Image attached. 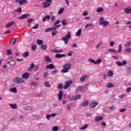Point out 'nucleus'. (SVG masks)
Here are the masks:
<instances>
[{
    "instance_id": "1",
    "label": "nucleus",
    "mask_w": 131,
    "mask_h": 131,
    "mask_svg": "<svg viewBox=\"0 0 131 131\" xmlns=\"http://www.w3.org/2000/svg\"><path fill=\"white\" fill-rule=\"evenodd\" d=\"M29 76H30V73L28 72H26L23 74L21 78H20L19 77L14 78L13 79V81L14 82H24V79L25 80H27V79L29 78Z\"/></svg>"
},
{
    "instance_id": "2",
    "label": "nucleus",
    "mask_w": 131,
    "mask_h": 131,
    "mask_svg": "<svg viewBox=\"0 0 131 131\" xmlns=\"http://www.w3.org/2000/svg\"><path fill=\"white\" fill-rule=\"evenodd\" d=\"M71 63H67L63 66V69L61 70L62 73H67L69 71V69L71 68Z\"/></svg>"
},
{
    "instance_id": "3",
    "label": "nucleus",
    "mask_w": 131,
    "mask_h": 131,
    "mask_svg": "<svg viewBox=\"0 0 131 131\" xmlns=\"http://www.w3.org/2000/svg\"><path fill=\"white\" fill-rule=\"evenodd\" d=\"M88 85L87 84L85 86H79V87L77 88L76 90V93H79V92H81L82 93H84V92H86L88 91Z\"/></svg>"
},
{
    "instance_id": "4",
    "label": "nucleus",
    "mask_w": 131,
    "mask_h": 131,
    "mask_svg": "<svg viewBox=\"0 0 131 131\" xmlns=\"http://www.w3.org/2000/svg\"><path fill=\"white\" fill-rule=\"evenodd\" d=\"M71 38V33L70 32H68L65 37H62L61 39L64 41L65 45H67L69 41V39Z\"/></svg>"
},
{
    "instance_id": "5",
    "label": "nucleus",
    "mask_w": 131,
    "mask_h": 131,
    "mask_svg": "<svg viewBox=\"0 0 131 131\" xmlns=\"http://www.w3.org/2000/svg\"><path fill=\"white\" fill-rule=\"evenodd\" d=\"M30 14H24V15H21L20 16H19L18 19H19V20L26 19V18H28V17H30Z\"/></svg>"
},
{
    "instance_id": "6",
    "label": "nucleus",
    "mask_w": 131,
    "mask_h": 131,
    "mask_svg": "<svg viewBox=\"0 0 131 131\" xmlns=\"http://www.w3.org/2000/svg\"><path fill=\"white\" fill-rule=\"evenodd\" d=\"M51 5H52V3L46 1L43 3L42 6H43V8H46L49 7H51Z\"/></svg>"
},
{
    "instance_id": "7",
    "label": "nucleus",
    "mask_w": 131,
    "mask_h": 131,
    "mask_svg": "<svg viewBox=\"0 0 131 131\" xmlns=\"http://www.w3.org/2000/svg\"><path fill=\"white\" fill-rule=\"evenodd\" d=\"M98 105H99V103H98V102L95 101L90 103V106L91 107V108H96V107H97Z\"/></svg>"
},
{
    "instance_id": "8",
    "label": "nucleus",
    "mask_w": 131,
    "mask_h": 131,
    "mask_svg": "<svg viewBox=\"0 0 131 131\" xmlns=\"http://www.w3.org/2000/svg\"><path fill=\"white\" fill-rule=\"evenodd\" d=\"M124 12L126 14H130L131 13V7H129L124 9Z\"/></svg>"
},
{
    "instance_id": "9",
    "label": "nucleus",
    "mask_w": 131,
    "mask_h": 131,
    "mask_svg": "<svg viewBox=\"0 0 131 131\" xmlns=\"http://www.w3.org/2000/svg\"><path fill=\"white\" fill-rule=\"evenodd\" d=\"M89 104H90V102H89L88 100H86L83 101L82 104H81V107H85V106H88V105H89Z\"/></svg>"
},
{
    "instance_id": "10",
    "label": "nucleus",
    "mask_w": 131,
    "mask_h": 131,
    "mask_svg": "<svg viewBox=\"0 0 131 131\" xmlns=\"http://www.w3.org/2000/svg\"><path fill=\"white\" fill-rule=\"evenodd\" d=\"M58 97L59 100L61 101V100H62V98H63V91H62L61 90L59 91L58 93Z\"/></svg>"
},
{
    "instance_id": "11",
    "label": "nucleus",
    "mask_w": 131,
    "mask_h": 131,
    "mask_svg": "<svg viewBox=\"0 0 131 131\" xmlns=\"http://www.w3.org/2000/svg\"><path fill=\"white\" fill-rule=\"evenodd\" d=\"M46 68L47 69H55V65H54L53 63L50 64L46 66Z\"/></svg>"
},
{
    "instance_id": "12",
    "label": "nucleus",
    "mask_w": 131,
    "mask_h": 131,
    "mask_svg": "<svg viewBox=\"0 0 131 131\" xmlns=\"http://www.w3.org/2000/svg\"><path fill=\"white\" fill-rule=\"evenodd\" d=\"M28 3L27 0H20L19 6H23V5H26Z\"/></svg>"
},
{
    "instance_id": "13",
    "label": "nucleus",
    "mask_w": 131,
    "mask_h": 131,
    "mask_svg": "<svg viewBox=\"0 0 131 131\" xmlns=\"http://www.w3.org/2000/svg\"><path fill=\"white\" fill-rule=\"evenodd\" d=\"M66 57V55L65 54H57L55 55V58H63Z\"/></svg>"
},
{
    "instance_id": "14",
    "label": "nucleus",
    "mask_w": 131,
    "mask_h": 131,
    "mask_svg": "<svg viewBox=\"0 0 131 131\" xmlns=\"http://www.w3.org/2000/svg\"><path fill=\"white\" fill-rule=\"evenodd\" d=\"M7 64H9L10 66H15V65H16V61L11 60V61H8L7 62Z\"/></svg>"
},
{
    "instance_id": "15",
    "label": "nucleus",
    "mask_w": 131,
    "mask_h": 131,
    "mask_svg": "<svg viewBox=\"0 0 131 131\" xmlns=\"http://www.w3.org/2000/svg\"><path fill=\"white\" fill-rule=\"evenodd\" d=\"M71 83H72V82L66 83V84H64V86L63 87V89L64 90H66V89H68L69 88V86H70V85H71Z\"/></svg>"
},
{
    "instance_id": "16",
    "label": "nucleus",
    "mask_w": 131,
    "mask_h": 131,
    "mask_svg": "<svg viewBox=\"0 0 131 131\" xmlns=\"http://www.w3.org/2000/svg\"><path fill=\"white\" fill-rule=\"evenodd\" d=\"M81 98V95H78L72 97V100H78Z\"/></svg>"
},
{
    "instance_id": "17",
    "label": "nucleus",
    "mask_w": 131,
    "mask_h": 131,
    "mask_svg": "<svg viewBox=\"0 0 131 131\" xmlns=\"http://www.w3.org/2000/svg\"><path fill=\"white\" fill-rule=\"evenodd\" d=\"M55 116H56V113H53L51 115H47L46 116V118L50 120V118H51V117H55Z\"/></svg>"
},
{
    "instance_id": "18",
    "label": "nucleus",
    "mask_w": 131,
    "mask_h": 131,
    "mask_svg": "<svg viewBox=\"0 0 131 131\" xmlns=\"http://www.w3.org/2000/svg\"><path fill=\"white\" fill-rule=\"evenodd\" d=\"M50 19H51V15H47L44 18H42V21L45 22L47 21V20H50Z\"/></svg>"
},
{
    "instance_id": "19",
    "label": "nucleus",
    "mask_w": 131,
    "mask_h": 131,
    "mask_svg": "<svg viewBox=\"0 0 131 131\" xmlns=\"http://www.w3.org/2000/svg\"><path fill=\"white\" fill-rule=\"evenodd\" d=\"M41 50H42V51H46L47 49H48V46L46 45H42L40 46Z\"/></svg>"
},
{
    "instance_id": "20",
    "label": "nucleus",
    "mask_w": 131,
    "mask_h": 131,
    "mask_svg": "<svg viewBox=\"0 0 131 131\" xmlns=\"http://www.w3.org/2000/svg\"><path fill=\"white\" fill-rule=\"evenodd\" d=\"M9 106L12 109H16L18 107V106L16 104H12V103H9Z\"/></svg>"
},
{
    "instance_id": "21",
    "label": "nucleus",
    "mask_w": 131,
    "mask_h": 131,
    "mask_svg": "<svg viewBox=\"0 0 131 131\" xmlns=\"http://www.w3.org/2000/svg\"><path fill=\"white\" fill-rule=\"evenodd\" d=\"M103 119V117L98 116L95 118V121H101Z\"/></svg>"
},
{
    "instance_id": "22",
    "label": "nucleus",
    "mask_w": 131,
    "mask_h": 131,
    "mask_svg": "<svg viewBox=\"0 0 131 131\" xmlns=\"http://www.w3.org/2000/svg\"><path fill=\"white\" fill-rule=\"evenodd\" d=\"M130 45H131V41H128L125 43V44L124 45V47L125 48H129V47H130Z\"/></svg>"
},
{
    "instance_id": "23",
    "label": "nucleus",
    "mask_w": 131,
    "mask_h": 131,
    "mask_svg": "<svg viewBox=\"0 0 131 131\" xmlns=\"http://www.w3.org/2000/svg\"><path fill=\"white\" fill-rule=\"evenodd\" d=\"M37 45H38V46L41 45H42V43H43V41L41 39H37L36 41Z\"/></svg>"
},
{
    "instance_id": "24",
    "label": "nucleus",
    "mask_w": 131,
    "mask_h": 131,
    "mask_svg": "<svg viewBox=\"0 0 131 131\" xmlns=\"http://www.w3.org/2000/svg\"><path fill=\"white\" fill-rule=\"evenodd\" d=\"M23 57H24L25 58H27V57H28V56H29V53L27 51L24 52L23 54H22Z\"/></svg>"
},
{
    "instance_id": "25",
    "label": "nucleus",
    "mask_w": 131,
    "mask_h": 131,
    "mask_svg": "<svg viewBox=\"0 0 131 131\" xmlns=\"http://www.w3.org/2000/svg\"><path fill=\"white\" fill-rule=\"evenodd\" d=\"M96 12H97V13H101V12H104V9H103V8L102 7H99L96 10Z\"/></svg>"
},
{
    "instance_id": "26",
    "label": "nucleus",
    "mask_w": 131,
    "mask_h": 131,
    "mask_svg": "<svg viewBox=\"0 0 131 131\" xmlns=\"http://www.w3.org/2000/svg\"><path fill=\"white\" fill-rule=\"evenodd\" d=\"M13 24H15V21H11V23H9L6 26L7 28H9L10 26H12V25H13Z\"/></svg>"
},
{
    "instance_id": "27",
    "label": "nucleus",
    "mask_w": 131,
    "mask_h": 131,
    "mask_svg": "<svg viewBox=\"0 0 131 131\" xmlns=\"http://www.w3.org/2000/svg\"><path fill=\"white\" fill-rule=\"evenodd\" d=\"M107 76L108 77H111V76H113V71L110 70L107 72Z\"/></svg>"
},
{
    "instance_id": "28",
    "label": "nucleus",
    "mask_w": 131,
    "mask_h": 131,
    "mask_svg": "<svg viewBox=\"0 0 131 131\" xmlns=\"http://www.w3.org/2000/svg\"><path fill=\"white\" fill-rule=\"evenodd\" d=\"M10 92H12V93H17V88L15 87H14L13 88H11L10 89Z\"/></svg>"
},
{
    "instance_id": "29",
    "label": "nucleus",
    "mask_w": 131,
    "mask_h": 131,
    "mask_svg": "<svg viewBox=\"0 0 131 131\" xmlns=\"http://www.w3.org/2000/svg\"><path fill=\"white\" fill-rule=\"evenodd\" d=\"M108 25H109V21H103V26L106 27V26H108Z\"/></svg>"
},
{
    "instance_id": "30",
    "label": "nucleus",
    "mask_w": 131,
    "mask_h": 131,
    "mask_svg": "<svg viewBox=\"0 0 131 131\" xmlns=\"http://www.w3.org/2000/svg\"><path fill=\"white\" fill-rule=\"evenodd\" d=\"M34 63H32L30 65V67L29 68V71H30L31 70H32V69H33V68H34Z\"/></svg>"
},
{
    "instance_id": "31",
    "label": "nucleus",
    "mask_w": 131,
    "mask_h": 131,
    "mask_svg": "<svg viewBox=\"0 0 131 131\" xmlns=\"http://www.w3.org/2000/svg\"><path fill=\"white\" fill-rule=\"evenodd\" d=\"M45 59L46 60L47 62H48V63H51V62H52V59H51L49 56H46L45 57Z\"/></svg>"
},
{
    "instance_id": "32",
    "label": "nucleus",
    "mask_w": 131,
    "mask_h": 131,
    "mask_svg": "<svg viewBox=\"0 0 131 131\" xmlns=\"http://www.w3.org/2000/svg\"><path fill=\"white\" fill-rule=\"evenodd\" d=\"M80 34H81V29H79L77 31L76 36H80Z\"/></svg>"
},
{
    "instance_id": "33",
    "label": "nucleus",
    "mask_w": 131,
    "mask_h": 131,
    "mask_svg": "<svg viewBox=\"0 0 131 131\" xmlns=\"http://www.w3.org/2000/svg\"><path fill=\"white\" fill-rule=\"evenodd\" d=\"M63 12H64V9L63 8H61L58 12V15H61Z\"/></svg>"
},
{
    "instance_id": "34",
    "label": "nucleus",
    "mask_w": 131,
    "mask_h": 131,
    "mask_svg": "<svg viewBox=\"0 0 131 131\" xmlns=\"http://www.w3.org/2000/svg\"><path fill=\"white\" fill-rule=\"evenodd\" d=\"M67 24V21L66 19H63L62 20V25H63V26H66Z\"/></svg>"
},
{
    "instance_id": "35",
    "label": "nucleus",
    "mask_w": 131,
    "mask_h": 131,
    "mask_svg": "<svg viewBox=\"0 0 131 131\" xmlns=\"http://www.w3.org/2000/svg\"><path fill=\"white\" fill-rule=\"evenodd\" d=\"M29 84L31 86H36L37 85V82H30Z\"/></svg>"
},
{
    "instance_id": "36",
    "label": "nucleus",
    "mask_w": 131,
    "mask_h": 131,
    "mask_svg": "<svg viewBox=\"0 0 131 131\" xmlns=\"http://www.w3.org/2000/svg\"><path fill=\"white\" fill-rule=\"evenodd\" d=\"M59 129V127L57 126H54L52 127V130L53 131H58Z\"/></svg>"
},
{
    "instance_id": "37",
    "label": "nucleus",
    "mask_w": 131,
    "mask_h": 131,
    "mask_svg": "<svg viewBox=\"0 0 131 131\" xmlns=\"http://www.w3.org/2000/svg\"><path fill=\"white\" fill-rule=\"evenodd\" d=\"M88 126H89V125L85 124V125L82 126V127L80 128V129L81 130H83V129H85V128H88Z\"/></svg>"
},
{
    "instance_id": "38",
    "label": "nucleus",
    "mask_w": 131,
    "mask_h": 131,
    "mask_svg": "<svg viewBox=\"0 0 131 131\" xmlns=\"http://www.w3.org/2000/svg\"><path fill=\"white\" fill-rule=\"evenodd\" d=\"M122 51V47L121 46V44L119 45V50H118V53H121Z\"/></svg>"
},
{
    "instance_id": "39",
    "label": "nucleus",
    "mask_w": 131,
    "mask_h": 131,
    "mask_svg": "<svg viewBox=\"0 0 131 131\" xmlns=\"http://www.w3.org/2000/svg\"><path fill=\"white\" fill-rule=\"evenodd\" d=\"M108 51L111 52H113V53H117V51H116V50L113 49H108Z\"/></svg>"
},
{
    "instance_id": "40",
    "label": "nucleus",
    "mask_w": 131,
    "mask_h": 131,
    "mask_svg": "<svg viewBox=\"0 0 131 131\" xmlns=\"http://www.w3.org/2000/svg\"><path fill=\"white\" fill-rule=\"evenodd\" d=\"M57 33H58V31L55 30L52 32L51 35H52V36H54L56 35Z\"/></svg>"
},
{
    "instance_id": "41",
    "label": "nucleus",
    "mask_w": 131,
    "mask_h": 131,
    "mask_svg": "<svg viewBox=\"0 0 131 131\" xmlns=\"http://www.w3.org/2000/svg\"><path fill=\"white\" fill-rule=\"evenodd\" d=\"M7 56H10V55H12V51H11V49L7 50Z\"/></svg>"
},
{
    "instance_id": "42",
    "label": "nucleus",
    "mask_w": 131,
    "mask_h": 131,
    "mask_svg": "<svg viewBox=\"0 0 131 131\" xmlns=\"http://www.w3.org/2000/svg\"><path fill=\"white\" fill-rule=\"evenodd\" d=\"M101 45H103V42H100L99 43H98L96 45V48L97 49V50H98V49H99V48H100V46H101Z\"/></svg>"
},
{
    "instance_id": "43",
    "label": "nucleus",
    "mask_w": 131,
    "mask_h": 131,
    "mask_svg": "<svg viewBox=\"0 0 131 131\" xmlns=\"http://www.w3.org/2000/svg\"><path fill=\"white\" fill-rule=\"evenodd\" d=\"M89 62H91V63H94V64H95V65H97V62H96V60H94V59H89Z\"/></svg>"
},
{
    "instance_id": "44",
    "label": "nucleus",
    "mask_w": 131,
    "mask_h": 131,
    "mask_svg": "<svg viewBox=\"0 0 131 131\" xmlns=\"http://www.w3.org/2000/svg\"><path fill=\"white\" fill-rule=\"evenodd\" d=\"M85 78H86V76L84 75L80 78V81H84L85 80Z\"/></svg>"
},
{
    "instance_id": "45",
    "label": "nucleus",
    "mask_w": 131,
    "mask_h": 131,
    "mask_svg": "<svg viewBox=\"0 0 131 131\" xmlns=\"http://www.w3.org/2000/svg\"><path fill=\"white\" fill-rule=\"evenodd\" d=\"M113 86H114V85L111 83H108L106 84L107 88H112Z\"/></svg>"
},
{
    "instance_id": "46",
    "label": "nucleus",
    "mask_w": 131,
    "mask_h": 131,
    "mask_svg": "<svg viewBox=\"0 0 131 131\" xmlns=\"http://www.w3.org/2000/svg\"><path fill=\"white\" fill-rule=\"evenodd\" d=\"M125 53H131V48H128L125 49Z\"/></svg>"
},
{
    "instance_id": "47",
    "label": "nucleus",
    "mask_w": 131,
    "mask_h": 131,
    "mask_svg": "<svg viewBox=\"0 0 131 131\" xmlns=\"http://www.w3.org/2000/svg\"><path fill=\"white\" fill-rule=\"evenodd\" d=\"M33 21H34V19H33V18H29L27 20V22L28 23H31V22H33Z\"/></svg>"
},
{
    "instance_id": "48",
    "label": "nucleus",
    "mask_w": 131,
    "mask_h": 131,
    "mask_svg": "<svg viewBox=\"0 0 131 131\" xmlns=\"http://www.w3.org/2000/svg\"><path fill=\"white\" fill-rule=\"evenodd\" d=\"M31 49L33 51H35L36 50V45H33L31 46Z\"/></svg>"
},
{
    "instance_id": "49",
    "label": "nucleus",
    "mask_w": 131,
    "mask_h": 131,
    "mask_svg": "<svg viewBox=\"0 0 131 131\" xmlns=\"http://www.w3.org/2000/svg\"><path fill=\"white\" fill-rule=\"evenodd\" d=\"M60 23H61V20L59 19L57 20L54 23V25H58V24H60Z\"/></svg>"
},
{
    "instance_id": "50",
    "label": "nucleus",
    "mask_w": 131,
    "mask_h": 131,
    "mask_svg": "<svg viewBox=\"0 0 131 131\" xmlns=\"http://www.w3.org/2000/svg\"><path fill=\"white\" fill-rule=\"evenodd\" d=\"M58 88L59 89V90H62V89H63V84L60 83L58 84Z\"/></svg>"
},
{
    "instance_id": "51",
    "label": "nucleus",
    "mask_w": 131,
    "mask_h": 131,
    "mask_svg": "<svg viewBox=\"0 0 131 131\" xmlns=\"http://www.w3.org/2000/svg\"><path fill=\"white\" fill-rule=\"evenodd\" d=\"M52 28H49L45 30V32H49V31H52Z\"/></svg>"
},
{
    "instance_id": "52",
    "label": "nucleus",
    "mask_w": 131,
    "mask_h": 131,
    "mask_svg": "<svg viewBox=\"0 0 131 131\" xmlns=\"http://www.w3.org/2000/svg\"><path fill=\"white\" fill-rule=\"evenodd\" d=\"M116 63L117 64V65H118V66H119V67L122 66V62H120L119 61H117L116 62Z\"/></svg>"
},
{
    "instance_id": "53",
    "label": "nucleus",
    "mask_w": 131,
    "mask_h": 131,
    "mask_svg": "<svg viewBox=\"0 0 131 131\" xmlns=\"http://www.w3.org/2000/svg\"><path fill=\"white\" fill-rule=\"evenodd\" d=\"M70 107H71V104L69 103L67 105V109L68 110H70Z\"/></svg>"
},
{
    "instance_id": "54",
    "label": "nucleus",
    "mask_w": 131,
    "mask_h": 131,
    "mask_svg": "<svg viewBox=\"0 0 131 131\" xmlns=\"http://www.w3.org/2000/svg\"><path fill=\"white\" fill-rule=\"evenodd\" d=\"M89 26H94V25H93V24H87L85 26V29H86V28H88V27H89Z\"/></svg>"
},
{
    "instance_id": "55",
    "label": "nucleus",
    "mask_w": 131,
    "mask_h": 131,
    "mask_svg": "<svg viewBox=\"0 0 131 131\" xmlns=\"http://www.w3.org/2000/svg\"><path fill=\"white\" fill-rule=\"evenodd\" d=\"M110 108L111 110H115L116 109L115 106L114 105H112L111 106H110Z\"/></svg>"
},
{
    "instance_id": "56",
    "label": "nucleus",
    "mask_w": 131,
    "mask_h": 131,
    "mask_svg": "<svg viewBox=\"0 0 131 131\" xmlns=\"http://www.w3.org/2000/svg\"><path fill=\"white\" fill-rule=\"evenodd\" d=\"M45 83L46 86H47V88L51 87V85L50 84V83H49V82H45Z\"/></svg>"
},
{
    "instance_id": "57",
    "label": "nucleus",
    "mask_w": 131,
    "mask_h": 131,
    "mask_svg": "<svg viewBox=\"0 0 131 131\" xmlns=\"http://www.w3.org/2000/svg\"><path fill=\"white\" fill-rule=\"evenodd\" d=\"M16 12H19L20 13L22 12V8L21 7L19 8L18 9L15 10Z\"/></svg>"
},
{
    "instance_id": "58",
    "label": "nucleus",
    "mask_w": 131,
    "mask_h": 131,
    "mask_svg": "<svg viewBox=\"0 0 131 131\" xmlns=\"http://www.w3.org/2000/svg\"><path fill=\"white\" fill-rule=\"evenodd\" d=\"M102 62V59H99L96 60L97 64H100Z\"/></svg>"
},
{
    "instance_id": "59",
    "label": "nucleus",
    "mask_w": 131,
    "mask_h": 131,
    "mask_svg": "<svg viewBox=\"0 0 131 131\" xmlns=\"http://www.w3.org/2000/svg\"><path fill=\"white\" fill-rule=\"evenodd\" d=\"M130 92H131V87L127 88L126 93H130Z\"/></svg>"
},
{
    "instance_id": "60",
    "label": "nucleus",
    "mask_w": 131,
    "mask_h": 131,
    "mask_svg": "<svg viewBox=\"0 0 131 131\" xmlns=\"http://www.w3.org/2000/svg\"><path fill=\"white\" fill-rule=\"evenodd\" d=\"M115 43V42H113V41H111L110 42V46L111 47H113L114 46V44Z\"/></svg>"
},
{
    "instance_id": "61",
    "label": "nucleus",
    "mask_w": 131,
    "mask_h": 131,
    "mask_svg": "<svg viewBox=\"0 0 131 131\" xmlns=\"http://www.w3.org/2000/svg\"><path fill=\"white\" fill-rule=\"evenodd\" d=\"M51 21H55L56 20V16H53L51 17Z\"/></svg>"
},
{
    "instance_id": "62",
    "label": "nucleus",
    "mask_w": 131,
    "mask_h": 131,
    "mask_svg": "<svg viewBox=\"0 0 131 131\" xmlns=\"http://www.w3.org/2000/svg\"><path fill=\"white\" fill-rule=\"evenodd\" d=\"M67 55L69 57H71V56H72V51H70L69 53L67 54Z\"/></svg>"
},
{
    "instance_id": "63",
    "label": "nucleus",
    "mask_w": 131,
    "mask_h": 131,
    "mask_svg": "<svg viewBox=\"0 0 131 131\" xmlns=\"http://www.w3.org/2000/svg\"><path fill=\"white\" fill-rule=\"evenodd\" d=\"M38 27V24H36L33 27V29H36Z\"/></svg>"
},
{
    "instance_id": "64",
    "label": "nucleus",
    "mask_w": 131,
    "mask_h": 131,
    "mask_svg": "<svg viewBox=\"0 0 131 131\" xmlns=\"http://www.w3.org/2000/svg\"><path fill=\"white\" fill-rule=\"evenodd\" d=\"M122 64V66L126 65V60H123Z\"/></svg>"
}]
</instances>
